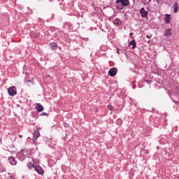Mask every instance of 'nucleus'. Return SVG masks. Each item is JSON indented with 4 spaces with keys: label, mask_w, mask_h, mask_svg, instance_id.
<instances>
[{
    "label": "nucleus",
    "mask_w": 179,
    "mask_h": 179,
    "mask_svg": "<svg viewBox=\"0 0 179 179\" xmlns=\"http://www.w3.org/2000/svg\"><path fill=\"white\" fill-rule=\"evenodd\" d=\"M150 43V41H148V44Z\"/></svg>",
    "instance_id": "nucleus-28"
},
{
    "label": "nucleus",
    "mask_w": 179,
    "mask_h": 179,
    "mask_svg": "<svg viewBox=\"0 0 179 179\" xmlns=\"http://www.w3.org/2000/svg\"><path fill=\"white\" fill-rule=\"evenodd\" d=\"M0 120H1V117H0Z\"/></svg>",
    "instance_id": "nucleus-32"
},
{
    "label": "nucleus",
    "mask_w": 179,
    "mask_h": 179,
    "mask_svg": "<svg viewBox=\"0 0 179 179\" xmlns=\"http://www.w3.org/2000/svg\"><path fill=\"white\" fill-rule=\"evenodd\" d=\"M175 103H176V104H177V103H178V102L175 101Z\"/></svg>",
    "instance_id": "nucleus-30"
},
{
    "label": "nucleus",
    "mask_w": 179,
    "mask_h": 179,
    "mask_svg": "<svg viewBox=\"0 0 179 179\" xmlns=\"http://www.w3.org/2000/svg\"><path fill=\"white\" fill-rule=\"evenodd\" d=\"M129 44V45H132V50H135V48L136 47V42L135 40H132Z\"/></svg>",
    "instance_id": "nucleus-12"
},
{
    "label": "nucleus",
    "mask_w": 179,
    "mask_h": 179,
    "mask_svg": "<svg viewBox=\"0 0 179 179\" xmlns=\"http://www.w3.org/2000/svg\"><path fill=\"white\" fill-rule=\"evenodd\" d=\"M130 36H132V33L130 34Z\"/></svg>",
    "instance_id": "nucleus-29"
},
{
    "label": "nucleus",
    "mask_w": 179,
    "mask_h": 179,
    "mask_svg": "<svg viewBox=\"0 0 179 179\" xmlns=\"http://www.w3.org/2000/svg\"><path fill=\"white\" fill-rule=\"evenodd\" d=\"M171 34H173V33L171 32V29H166L164 32L165 37L170 38L171 37Z\"/></svg>",
    "instance_id": "nucleus-9"
},
{
    "label": "nucleus",
    "mask_w": 179,
    "mask_h": 179,
    "mask_svg": "<svg viewBox=\"0 0 179 179\" xmlns=\"http://www.w3.org/2000/svg\"><path fill=\"white\" fill-rule=\"evenodd\" d=\"M117 72H118V69L115 67L111 68L108 71L109 76H115L117 75Z\"/></svg>",
    "instance_id": "nucleus-4"
},
{
    "label": "nucleus",
    "mask_w": 179,
    "mask_h": 179,
    "mask_svg": "<svg viewBox=\"0 0 179 179\" xmlns=\"http://www.w3.org/2000/svg\"><path fill=\"white\" fill-rule=\"evenodd\" d=\"M35 171L38 173V174H41V176H43L44 174V170H43V168L40 166H36L34 167Z\"/></svg>",
    "instance_id": "nucleus-6"
},
{
    "label": "nucleus",
    "mask_w": 179,
    "mask_h": 179,
    "mask_svg": "<svg viewBox=\"0 0 179 179\" xmlns=\"http://www.w3.org/2000/svg\"><path fill=\"white\" fill-rule=\"evenodd\" d=\"M133 89H136V87H135V86H133Z\"/></svg>",
    "instance_id": "nucleus-26"
},
{
    "label": "nucleus",
    "mask_w": 179,
    "mask_h": 179,
    "mask_svg": "<svg viewBox=\"0 0 179 179\" xmlns=\"http://www.w3.org/2000/svg\"><path fill=\"white\" fill-rule=\"evenodd\" d=\"M116 124H117V125H122V120L117 119V121H116Z\"/></svg>",
    "instance_id": "nucleus-17"
},
{
    "label": "nucleus",
    "mask_w": 179,
    "mask_h": 179,
    "mask_svg": "<svg viewBox=\"0 0 179 179\" xmlns=\"http://www.w3.org/2000/svg\"><path fill=\"white\" fill-rule=\"evenodd\" d=\"M166 23H170V15H166L164 17Z\"/></svg>",
    "instance_id": "nucleus-14"
},
{
    "label": "nucleus",
    "mask_w": 179,
    "mask_h": 179,
    "mask_svg": "<svg viewBox=\"0 0 179 179\" xmlns=\"http://www.w3.org/2000/svg\"><path fill=\"white\" fill-rule=\"evenodd\" d=\"M50 46L51 50H55L58 48V45L57 44V43H50Z\"/></svg>",
    "instance_id": "nucleus-10"
},
{
    "label": "nucleus",
    "mask_w": 179,
    "mask_h": 179,
    "mask_svg": "<svg viewBox=\"0 0 179 179\" xmlns=\"http://www.w3.org/2000/svg\"><path fill=\"white\" fill-rule=\"evenodd\" d=\"M140 13H141L142 17H145V16L148 15V12H146V10H145V8H142L140 10Z\"/></svg>",
    "instance_id": "nucleus-11"
},
{
    "label": "nucleus",
    "mask_w": 179,
    "mask_h": 179,
    "mask_svg": "<svg viewBox=\"0 0 179 179\" xmlns=\"http://www.w3.org/2000/svg\"><path fill=\"white\" fill-rule=\"evenodd\" d=\"M117 22H120V20L116 19L115 21L114 22V23H117Z\"/></svg>",
    "instance_id": "nucleus-20"
},
{
    "label": "nucleus",
    "mask_w": 179,
    "mask_h": 179,
    "mask_svg": "<svg viewBox=\"0 0 179 179\" xmlns=\"http://www.w3.org/2000/svg\"><path fill=\"white\" fill-rule=\"evenodd\" d=\"M116 3H121L123 6H128L129 5V0H117Z\"/></svg>",
    "instance_id": "nucleus-5"
},
{
    "label": "nucleus",
    "mask_w": 179,
    "mask_h": 179,
    "mask_svg": "<svg viewBox=\"0 0 179 179\" xmlns=\"http://www.w3.org/2000/svg\"><path fill=\"white\" fill-rule=\"evenodd\" d=\"M40 137V131H34L33 133V141L34 142H36L37 139Z\"/></svg>",
    "instance_id": "nucleus-7"
},
{
    "label": "nucleus",
    "mask_w": 179,
    "mask_h": 179,
    "mask_svg": "<svg viewBox=\"0 0 179 179\" xmlns=\"http://www.w3.org/2000/svg\"><path fill=\"white\" fill-rule=\"evenodd\" d=\"M17 157L20 162H23L26 157H27V151L26 150H21L20 152L17 153Z\"/></svg>",
    "instance_id": "nucleus-1"
},
{
    "label": "nucleus",
    "mask_w": 179,
    "mask_h": 179,
    "mask_svg": "<svg viewBox=\"0 0 179 179\" xmlns=\"http://www.w3.org/2000/svg\"><path fill=\"white\" fill-rule=\"evenodd\" d=\"M147 38H152V35H148Z\"/></svg>",
    "instance_id": "nucleus-19"
},
{
    "label": "nucleus",
    "mask_w": 179,
    "mask_h": 179,
    "mask_svg": "<svg viewBox=\"0 0 179 179\" xmlns=\"http://www.w3.org/2000/svg\"><path fill=\"white\" fill-rule=\"evenodd\" d=\"M113 108H114L113 107V106L111 105L108 106V109L110 110V111H113Z\"/></svg>",
    "instance_id": "nucleus-18"
},
{
    "label": "nucleus",
    "mask_w": 179,
    "mask_h": 179,
    "mask_svg": "<svg viewBox=\"0 0 179 179\" xmlns=\"http://www.w3.org/2000/svg\"><path fill=\"white\" fill-rule=\"evenodd\" d=\"M27 167L29 169H33V167H34V169L36 166H34V164H33L31 162H29L27 164Z\"/></svg>",
    "instance_id": "nucleus-15"
},
{
    "label": "nucleus",
    "mask_w": 179,
    "mask_h": 179,
    "mask_svg": "<svg viewBox=\"0 0 179 179\" xmlns=\"http://www.w3.org/2000/svg\"><path fill=\"white\" fill-rule=\"evenodd\" d=\"M3 171H5V167L3 165L0 164V173H3Z\"/></svg>",
    "instance_id": "nucleus-16"
},
{
    "label": "nucleus",
    "mask_w": 179,
    "mask_h": 179,
    "mask_svg": "<svg viewBox=\"0 0 179 179\" xmlns=\"http://www.w3.org/2000/svg\"><path fill=\"white\" fill-rule=\"evenodd\" d=\"M150 1H152V0H150L149 2H150Z\"/></svg>",
    "instance_id": "nucleus-31"
},
{
    "label": "nucleus",
    "mask_w": 179,
    "mask_h": 179,
    "mask_svg": "<svg viewBox=\"0 0 179 179\" xmlns=\"http://www.w3.org/2000/svg\"><path fill=\"white\" fill-rule=\"evenodd\" d=\"M41 115H47V113H41Z\"/></svg>",
    "instance_id": "nucleus-23"
},
{
    "label": "nucleus",
    "mask_w": 179,
    "mask_h": 179,
    "mask_svg": "<svg viewBox=\"0 0 179 179\" xmlns=\"http://www.w3.org/2000/svg\"><path fill=\"white\" fill-rule=\"evenodd\" d=\"M18 136H19V138H23V136H22V135H19Z\"/></svg>",
    "instance_id": "nucleus-24"
},
{
    "label": "nucleus",
    "mask_w": 179,
    "mask_h": 179,
    "mask_svg": "<svg viewBox=\"0 0 179 179\" xmlns=\"http://www.w3.org/2000/svg\"><path fill=\"white\" fill-rule=\"evenodd\" d=\"M8 93L9 96L13 97V96H16L17 94V92L16 91L15 87H10L8 89Z\"/></svg>",
    "instance_id": "nucleus-2"
},
{
    "label": "nucleus",
    "mask_w": 179,
    "mask_h": 179,
    "mask_svg": "<svg viewBox=\"0 0 179 179\" xmlns=\"http://www.w3.org/2000/svg\"><path fill=\"white\" fill-rule=\"evenodd\" d=\"M173 9L174 13H177V12H178V4L177 3V2L175 3Z\"/></svg>",
    "instance_id": "nucleus-13"
},
{
    "label": "nucleus",
    "mask_w": 179,
    "mask_h": 179,
    "mask_svg": "<svg viewBox=\"0 0 179 179\" xmlns=\"http://www.w3.org/2000/svg\"><path fill=\"white\" fill-rule=\"evenodd\" d=\"M117 9H118L119 10H121V8H120V7H117Z\"/></svg>",
    "instance_id": "nucleus-25"
},
{
    "label": "nucleus",
    "mask_w": 179,
    "mask_h": 179,
    "mask_svg": "<svg viewBox=\"0 0 179 179\" xmlns=\"http://www.w3.org/2000/svg\"><path fill=\"white\" fill-rule=\"evenodd\" d=\"M36 110L38 113H43L44 111V106L40 103H36Z\"/></svg>",
    "instance_id": "nucleus-8"
},
{
    "label": "nucleus",
    "mask_w": 179,
    "mask_h": 179,
    "mask_svg": "<svg viewBox=\"0 0 179 179\" xmlns=\"http://www.w3.org/2000/svg\"><path fill=\"white\" fill-rule=\"evenodd\" d=\"M8 161L11 164V166H16L17 164V161L16 160V158L15 157H9L8 158Z\"/></svg>",
    "instance_id": "nucleus-3"
},
{
    "label": "nucleus",
    "mask_w": 179,
    "mask_h": 179,
    "mask_svg": "<svg viewBox=\"0 0 179 179\" xmlns=\"http://www.w3.org/2000/svg\"><path fill=\"white\" fill-rule=\"evenodd\" d=\"M117 54L120 55V49L117 48Z\"/></svg>",
    "instance_id": "nucleus-22"
},
{
    "label": "nucleus",
    "mask_w": 179,
    "mask_h": 179,
    "mask_svg": "<svg viewBox=\"0 0 179 179\" xmlns=\"http://www.w3.org/2000/svg\"><path fill=\"white\" fill-rule=\"evenodd\" d=\"M157 2V3H160V1L159 0H154V2Z\"/></svg>",
    "instance_id": "nucleus-21"
},
{
    "label": "nucleus",
    "mask_w": 179,
    "mask_h": 179,
    "mask_svg": "<svg viewBox=\"0 0 179 179\" xmlns=\"http://www.w3.org/2000/svg\"><path fill=\"white\" fill-rule=\"evenodd\" d=\"M115 24V26H118V23H117V24Z\"/></svg>",
    "instance_id": "nucleus-27"
}]
</instances>
